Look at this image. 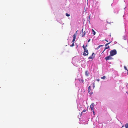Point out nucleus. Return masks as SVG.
I'll use <instances>...</instances> for the list:
<instances>
[{
  "label": "nucleus",
  "mask_w": 128,
  "mask_h": 128,
  "mask_svg": "<svg viewBox=\"0 0 128 128\" xmlns=\"http://www.w3.org/2000/svg\"><path fill=\"white\" fill-rule=\"evenodd\" d=\"M125 127L126 128H128V123L126 124L125 125Z\"/></svg>",
  "instance_id": "nucleus-11"
},
{
  "label": "nucleus",
  "mask_w": 128,
  "mask_h": 128,
  "mask_svg": "<svg viewBox=\"0 0 128 128\" xmlns=\"http://www.w3.org/2000/svg\"><path fill=\"white\" fill-rule=\"evenodd\" d=\"M66 16H70V14H69L67 13H66Z\"/></svg>",
  "instance_id": "nucleus-15"
},
{
  "label": "nucleus",
  "mask_w": 128,
  "mask_h": 128,
  "mask_svg": "<svg viewBox=\"0 0 128 128\" xmlns=\"http://www.w3.org/2000/svg\"><path fill=\"white\" fill-rule=\"evenodd\" d=\"M107 42H108V40H105Z\"/></svg>",
  "instance_id": "nucleus-27"
},
{
  "label": "nucleus",
  "mask_w": 128,
  "mask_h": 128,
  "mask_svg": "<svg viewBox=\"0 0 128 128\" xmlns=\"http://www.w3.org/2000/svg\"><path fill=\"white\" fill-rule=\"evenodd\" d=\"M112 56H107L105 58V59L106 60H112V58L111 57Z\"/></svg>",
  "instance_id": "nucleus-3"
},
{
  "label": "nucleus",
  "mask_w": 128,
  "mask_h": 128,
  "mask_svg": "<svg viewBox=\"0 0 128 128\" xmlns=\"http://www.w3.org/2000/svg\"><path fill=\"white\" fill-rule=\"evenodd\" d=\"M110 42H109V43H107V44H106L105 45V46H108V44H110Z\"/></svg>",
  "instance_id": "nucleus-19"
},
{
  "label": "nucleus",
  "mask_w": 128,
  "mask_h": 128,
  "mask_svg": "<svg viewBox=\"0 0 128 128\" xmlns=\"http://www.w3.org/2000/svg\"><path fill=\"white\" fill-rule=\"evenodd\" d=\"M106 78V77L105 76H104L101 77V78L102 79H104Z\"/></svg>",
  "instance_id": "nucleus-16"
},
{
  "label": "nucleus",
  "mask_w": 128,
  "mask_h": 128,
  "mask_svg": "<svg viewBox=\"0 0 128 128\" xmlns=\"http://www.w3.org/2000/svg\"><path fill=\"white\" fill-rule=\"evenodd\" d=\"M88 54V53H86V52H84V53L83 54V55L84 56H87Z\"/></svg>",
  "instance_id": "nucleus-8"
},
{
  "label": "nucleus",
  "mask_w": 128,
  "mask_h": 128,
  "mask_svg": "<svg viewBox=\"0 0 128 128\" xmlns=\"http://www.w3.org/2000/svg\"><path fill=\"white\" fill-rule=\"evenodd\" d=\"M78 31H77L76 32L75 34L73 36V39L72 40V42H74L76 38V36L78 34V33H77V32Z\"/></svg>",
  "instance_id": "nucleus-2"
},
{
  "label": "nucleus",
  "mask_w": 128,
  "mask_h": 128,
  "mask_svg": "<svg viewBox=\"0 0 128 128\" xmlns=\"http://www.w3.org/2000/svg\"><path fill=\"white\" fill-rule=\"evenodd\" d=\"M92 32H94L93 33L94 35H95L96 34V33L94 31V30L93 29H92Z\"/></svg>",
  "instance_id": "nucleus-14"
},
{
  "label": "nucleus",
  "mask_w": 128,
  "mask_h": 128,
  "mask_svg": "<svg viewBox=\"0 0 128 128\" xmlns=\"http://www.w3.org/2000/svg\"><path fill=\"white\" fill-rule=\"evenodd\" d=\"M87 46V44L86 46H84L83 45V46H82V47L83 48H84V49H85L86 48Z\"/></svg>",
  "instance_id": "nucleus-13"
},
{
  "label": "nucleus",
  "mask_w": 128,
  "mask_h": 128,
  "mask_svg": "<svg viewBox=\"0 0 128 128\" xmlns=\"http://www.w3.org/2000/svg\"><path fill=\"white\" fill-rule=\"evenodd\" d=\"M93 86H94V82L93 83Z\"/></svg>",
  "instance_id": "nucleus-23"
},
{
  "label": "nucleus",
  "mask_w": 128,
  "mask_h": 128,
  "mask_svg": "<svg viewBox=\"0 0 128 128\" xmlns=\"http://www.w3.org/2000/svg\"><path fill=\"white\" fill-rule=\"evenodd\" d=\"M109 48V46H108L107 47H105V48H104V50L103 52L106 50L107 49H108V48Z\"/></svg>",
  "instance_id": "nucleus-12"
},
{
  "label": "nucleus",
  "mask_w": 128,
  "mask_h": 128,
  "mask_svg": "<svg viewBox=\"0 0 128 128\" xmlns=\"http://www.w3.org/2000/svg\"><path fill=\"white\" fill-rule=\"evenodd\" d=\"M90 39H89V40H88V42H90Z\"/></svg>",
  "instance_id": "nucleus-25"
},
{
  "label": "nucleus",
  "mask_w": 128,
  "mask_h": 128,
  "mask_svg": "<svg viewBox=\"0 0 128 128\" xmlns=\"http://www.w3.org/2000/svg\"><path fill=\"white\" fill-rule=\"evenodd\" d=\"M83 29L82 28V37H83L84 36H85V35L86 34V32H85V31H84V32H83Z\"/></svg>",
  "instance_id": "nucleus-6"
},
{
  "label": "nucleus",
  "mask_w": 128,
  "mask_h": 128,
  "mask_svg": "<svg viewBox=\"0 0 128 128\" xmlns=\"http://www.w3.org/2000/svg\"><path fill=\"white\" fill-rule=\"evenodd\" d=\"M94 103H92L90 105V108H91V110L92 111L94 110Z\"/></svg>",
  "instance_id": "nucleus-4"
},
{
  "label": "nucleus",
  "mask_w": 128,
  "mask_h": 128,
  "mask_svg": "<svg viewBox=\"0 0 128 128\" xmlns=\"http://www.w3.org/2000/svg\"><path fill=\"white\" fill-rule=\"evenodd\" d=\"M124 69L127 70V72H128V70L127 68L125 66H124Z\"/></svg>",
  "instance_id": "nucleus-18"
},
{
  "label": "nucleus",
  "mask_w": 128,
  "mask_h": 128,
  "mask_svg": "<svg viewBox=\"0 0 128 128\" xmlns=\"http://www.w3.org/2000/svg\"><path fill=\"white\" fill-rule=\"evenodd\" d=\"M94 54V52L92 54V55L91 56L88 57V58L92 59V60L93 59L94 57V56H93Z\"/></svg>",
  "instance_id": "nucleus-5"
},
{
  "label": "nucleus",
  "mask_w": 128,
  "mask_h": 128,
  "mask_svg": "<svg viewBox=\"0 0 128 128\" xmlns=\"http://www.w3.org/2000/svg\"><path fill=\"white\" fill-rule=\"evenodd\" d=\"M84 50V52H86V53H88V51L87 48H85Z\"/></svg>",
  "instance_id": "nucleus-10"
},
{
  "label": "nucleus",
  "mask_w": 128,
  "mask_h": 128,
  "mask_svg": "<svg viewBox=\"0 0 128 128\" xmlns=\"http://www.w3.org/2000/svg\"><path fill=\"white\" fill-rule=\"evenodd\" d=\"M96 80L98 82H99L100 81V80L99 79H97Z\"/></svg>",
  "instance_id": "nucleus-24"
},
{
  "label": "nucleus",
  "mask_w": 128,
  "mask_h": 128,
  "mask_svg": "<svg viewBox=\"0 0 128 128\" xmlns=\"http://www.w3.org/2000/svg\"><path fill=\"white\" fill-rule=\"evenodd\" d=\"M85 75L86 76H88V74L89 73L88 71H86L85 72Z\"/></svg>",
  "instance_id": "nucleus-7"
},
{
  "label": "nucleus",
  "mask_w": 128,
  "mask_h": 128,
  "mask_svg": "<svg viewBox=\"0 0 128 128\" xmlns=\"http://www.w3.org/2000/svg\"><path fill=\"white\" fill-rule=\"evenodd\" d=\"M83 82V80H82V82Z\"/></svg>",
  "instance_id": "nucleus-29"
},
{
  "label": "nucleus",
  "mask_w": 128,
  "mask_h": 128,
  "mask_svg": "<svg viewBox=\"0 0 128 128\" xmlns=\"http://www.w3.org/2000/svg\"><path fill=\"white\" fill-rule=\"evenodd\" d=\"M110 56H113L114 55L116 54V50L115 49L112 50L110 52Z\"/></svg>",
  "instance_id": "nucleus-1"
},
{
  "label": "nucleus",
  "mask_w": 128,
  "mask_h": 128,
  "mask_svg": "<svg viewBox=\"0 0 128 128\" xmlns=\"http://www.w3.org/2000/svg\"><path fill=\"white\" fill-rule=\"evenodd\" d=\"M89 92L90 93L89 94L90 95H92L93 94L92 92Z\"/></svg>",
  "instance_id": "nucleus-22"
},
{
  "label": "nucleus",
  "mask_w": 128,
  "mask_h": 128,
  "mask_svg": "<svg viewBox=\"0 0 128 128\" xmlns=\"http://www.w3.org/2000/svg\"><path fill=\"white\" fill-rule=\"evenodd\" d=\"M92 111L93 112L94 114V110H93Z\"/></svg>",
  "instance_id": "nucleus-26"
},
{
  "label": "nucleus",
  "mask_w": 128,
  "mask_h": 128,
  "mask_svg": "<svg viewBox=\"0 0 128 128\" xmlns=\"http://www.w3.org/2000/svg\"><path fill=\"white\" fill-rule=\"evenodd\" d=\"M84 112H87V111L86 110H84L82 111L81 112V113L82 114V113Z\"/></svg>",
  "instance_id": "nucleus-17"
},
{
  "label": "nucleus",
  "mask_w": 128,
  "mask_h": 128,
  "mask_svg": "<svg viewBox=\"0 0 128 128\" xmlns=\"http://www.w3.org/2000/svg\"><path fill=\"white\" fill-rule=\"evenodd\" d=\"M127 74H128V72H127Z\"/></svg>",
  "instance_id": "nucleus-28"
},
{
  "label": "nucleus",
  "mask_w": 128,
  "mask_h": 128,
  "mask_svg": "<svg viewBox=\"0 0 128 128\" xmlns=\"http://www.w3.org/2000/svg\"><path fill=\"white\" fill-rule=\"evenodd\" d=\"M110 36H111V35H110Z\"/></svg>",
  "instance_id": "nucleus-30"
},
{
  "label": "nucleus",
  "mask_w": 128,
  "mask_h": 128,
  "mask_svg": "<svg viewBox=\"0 0 128 128\" xmlns=\"http://www.w3.org/2000/svg\"><path fill=\"white\" fill-rule=\"evenodd\" d=\"M88 92H90L91 91V90L90 89V86L88 88Z\"/></svg>",
  "instance_id": "nucleus-9"
},
{
  "label": "nucleus",
  "mask_w": 128,
  "mask_h": 128,
  "mask_svg": "<svg viewBox=\"0 0 128 128\" xmlns=\"http://www.w3.org/2000/svg\"><path fill=\"white\" fill-rule=\"evenodd\" d=\"M102 45H100L97 48V49H98L100 47H101Z\"/></svg>",
  "instance_id": "nucleus-20"
},
{
  "label": "nucleus",
  "mask_w": 128,
  "mask_h": 128,
  "mask_svg": "<svg viewBox=\"0 0 128 128\" xmlns=\"http://www.w3.org/2000/svg\"><path fill=\"white\" fill-rule=\"evenodd\" d=\"M74 43H73L72 45H70V46H74Z\"/></svg>",
  "instance_id": "nucleus-21"
}]
</instances>
